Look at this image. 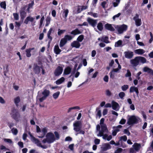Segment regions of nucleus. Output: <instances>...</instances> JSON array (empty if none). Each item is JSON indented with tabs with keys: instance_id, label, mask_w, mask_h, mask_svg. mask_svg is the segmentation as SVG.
Segmentation results:
<instances>
[{
	"instance_id": "f257e3e1",
	"label": "nucleus",
	"mask_w": 153,
	"mask_h": 153,
	"mask_svg": "<svg viewBox=\"0 0 153 153\" xmlns=\"http://www.w3.org/2000/svg\"><path fill=\"white\" fill-rule=\"evenodd\" d=\"M55 140L54 134L52 133L49 132L46 134V138L43 139L42 142L44 143H47L50 144L53 143Z\"/></svg>"
},
{
	"instance_id": "f03ea898",
	"label": "nucleus",
	"mask_w": 153,
	"mask_h": 153,
	"mask_svg": "<svg viewBox=\"0 0 153 153\" xmlns=\"http://www.w3.org/2000/svg\"><path fill=\"white\" fill-rule=\"evenodd\" d=\"M127 123L129 125H132L133 124H137L139 120V118L135 116H128Z\"/></svg>"
},
{
	"instance_id": "7ed1b4c3",
	"label": "nucleus",
	"mask_w": 153,
	"mask_h": 153,
	"mask_svg": "<svg viewBox=\"0 0 153 153\" xmlns=\"http://www.w3.org/2000/svg\"><path fill=\"white\" fill-rule=\"evenodd\" d=\"M128 27L126 25L123 24L121 25H117L115 27L116 30L119 34L122 33L126 31Z\"/></svg>"
},
{
	"instance_id": "20e7f679",
	"label": "nucleus",
	"mask_w": 153,
	"mask_h": 153,
	"mask_svg": "<svg viewBox=\"0 0 153 153\" xmlns=\"http://www.w3.org/2000/svg\"><path fill=\"white\" fill-rule=\"evenodd\" d=\"M101 130L97 134V136L98 137H102V136L103 134L104 133H108V130L106 124H103V125H101Z\"/></svg>"
},
{
	"instance_id": "39448f33",
	"label": "nucleus",
	"mask_w": 153,
	"mask_h": 153,
	"mask_svg": "<svg viewBox=\"0 0 153 153\" xmlns=\"http://www.w3.org/2000/svg\"><path fill=\"white\" fill-rule=\"evenodd\" d=\"M81 125L79 121L75 122L73 124L74 130L76 132L79 131L81 128Z\"/></svg>"
},
{
	"instance_id": "423d86ee",
	"label": "nucleus",
	"mask_w": 153,
	"mask_h": 153,
	"mask_svg": "<svg viewBox=\"0 0 153 153\" xmlns=\"http://www.w3.org/2000/svg\"><path fill=\"white\" fill-rule=\"evenodd\" d=\"M63 71V67L62 66H58L56 68L54 74L55 76H59L62 73Z\"/></svg>"
},
{
	"instance_id": "0eeeda50",
	"label": "nucleus",
	"mask_w": 153,
	"mask_h": 153,
	"mask_svg": "<svg viewBox=\"0 0 153 153\" xmlns=\"http://www.w3.org/2000/svg\"><path fill=\"white\" fill-rule=\"evenodd\" d=\"M133 19L135 22L136 25L137 26H140L142 24L141 19L139 18V15L136 14L135 16L133 17Z\"/></svg>"
},
{
	"instance_id": "6e6552de",
	"label": "nucleus",
	"mask_w": 153,
	"mask_h": 153,
	"mask_svg": "<svg viewBox=\"0 0 153 153\" xmlns=\"http://www.w3.org/2000/svg\"><path fill=\"white\" fill-rule=\"evenodd\" d=\"M124 54L125 57L128 59L132 58L134 56L133 52L129 51H125L124 52Z\"/></svg>"
},
{
	"instance_id": "1a4fd4ad",
	"label": "nucleus",
	"mask_w": 153,
	"mask_h": 153,
	"mask_svg": "<svg viewBox=\"0 0 153 153\" xmlns=\"http://www.w3.org/2000/svg\"><path fill=\"white\" fill-rule=\"evenodd\" d=\"M12 117L16 121H19L20 117V114L18 111L16 110L13 111Z\"/></svg>"
},
{
	"instance_id": "9d476101",
	"label": "nucleus",
	"mask_w": 153,
	"mask_h": 153,
	"mask_svg": "<svg viewBox=\"0 0 153 153\" xmlns=\"http://www.w3.org/2000/svg\"><path fill=\"white\" fill-rule=\"evenodd\" d=\"M33 140L32 141L38 146L41 147L44 149H45L47 148V146L46 145H42L41 142L38 139L36 138H33Z\"/></svg>"
},
{
	"instance_id": "9b49d317",
	"label": "nucleus",
	"mask_w": 153,
	"mask_h": 153,
	"mask_svg": "<svg viewBox=\"0 0 153 153\" xmlns=\"http://www.w3.org/2000/svg\"><path fill=\"white\" fill-rule=\"evenodd\" d=\"M131 64L133 67H136L139 64V62L137 57H136L134 59L130 61Z\"/></svg>"
},
{
	"instance_id": "f8f14e48",
	"label": "nucleus",
	"mask_w": 153,
	"mask_h": 153,
	"mask_svg": "<svg viewBox=\"0 0 153 153\" xmlns=\"http://www.w3.org/2000/svg\"><path fill=\"white\" fill-rule=\"evenodd\" d=\"M87 21L93 27H95L97 24V20L89 18L87 19Z\"/></svg>"
},
{
	"instance_id": "ddd939ff",
	"label": "nucleus",
	"mask_w": 153,
	"mask_h": 153,
	"mask_svg": "<svg viewBox=\"0 0 153 153\" xmlns=\"http://www.w3.org/2000/svg\"><path fill=\"white\" fill-rule=\"evenodd\" d=\"M72 69V68L70 66L66 67L64 70L63 75H68L70 74Z\"/></svg>"
},
{
	"instance_id": "4468645a",
	"label": "nucleus",
	"mask_w": 153,
	"mask_h": 153,
	"mask_svg": "<svg viewBox=\"0 0 153 153\" xmlns=\"http://www.w3.org/2000/svg\"><path fill=\"white\" fill-rule=\"evenodd\" d=\"M101 150L103 151H105L111 149L110 145L108 143H105L102 145L101 147Z\"/></svg>"
},
{
	"instance_id": "2eb2a0df",
	"label": "nucleus",
	"mask_w": 153,
	"mask_h": 153,
	"mask_svg": "<svg viewBox=\"0 0 153 153\" xmlns=\"http://www.w3.org/2000/svg\"><path fill=\"white\" fill-rule=\"evenodd\" d=\"M112 107L113 109L116 111H118L119 109V104L115 101H113L111 102Z\"/></svg>"
},
{
	"instance_id": "dca6fc26",
	"label": "nucleus",
	"mask_w": 153,
	"mask_h": 153,
	"mask_svg": "<svg viewBox=\"0 0 153 153\" xmlns=\"http://www.w3.org/2000/svg\"><path fill=\"white\" fill-rule=\"evenodd\" d=\"M54 31L52 28H51L48 32L47 34V37L50 39V42L52 39V37L51 36V33H53Z\"/></svg>"
},
{
	"instance_id": "f3484780",
	"label": "nucleus",
	"mask_w": 153,
	"mask_h": 153,
	"mask_svg": "<svg viewBox=\"0 0 153 153\" xmlns=\"http://www.w3.org/2000/svg\"><path fill=\"white\" fill-rule=\"evenodd\" d=\"M33 71L35 74H38L40 72V68L37 65H34L33 67Z\"/></svg>"
},
{
	"instance_id": "a211bd4d",
	"label": "nucleus",
	"mask_w": 153,
	"mask_h": 153,
	"mask_svg": "<svg viewBox=\"0 0 153 153\" xmlns=\"http://www.w3.org/2000/svg\"><path fill=\"white\" fill-rule=\"evenodd\" d=\"M34 18L30 16H27L24 21V23L26 24H27L29 21L32 22H33Z\"/></svg>"
},
{
	"instance_id": "6ab92c4d",
	"label": "nucleus",
	"mask_w": 153,
	"mask_h": 153,
	"mask_svg": "<svg viewBox=\"0 0 153 153\" xmlns=\"http://www.w3.org/2000/svg\"><path fill=\"white\" fill-rule=\"evenodd\" d=\"M54 53L56 54H60L61 51V50L59 48L58 45H55L53 49Z\"/></svg>"
},
{
	"instance_id": "aec40b11",
	"label": "nucleus",
	"mask_w": 153,
	"mask_h": 153,
	"mask_svg": "<svg viewBox=\"0 0 153 153\" xmlns=\"http://www.w3.org/2000/svg\"><path fill=\"white\" fill-rule=\"evenodd\" d=\"M134 91L135 92L137 95L138 96L139 93L138 88L134 86L131 87L130 88V92L132 93Z\"/></svg>"
},
{
	"instance_id": "412c9836",
	"label": "nucleus",
	"mask_w": 153,
	"mask_h": 153,
	"mask_svg": "<svg viewBox=\"0 0 153 153\" xmlns=\"http://www.w3.org/2000/svg\"><path fill=\"white\" fill-rule=\"evenodd\" d=\"M71 46L72 47L79 48L80 46V44L78 41H74L71 43Z\"/></svg>"
},
{
	"instance_id": "4be33fe9",
	"label": "nucleus",
	"mask_w": 153,
	"mask_h": 153,
	"mask_svg": "<svg viewBox=\"0 0 153 153\" xmlns=\"http://www.w3.org/2000/svg\"><path fill=\"white\" fill-rule=\"evenodd\" d=\"M41 94H39V92H38V95L36 97L37 101L38 102L39 101L40 102H42L46 99V98L44 96L42 97H41Z\"/></svg>"
},
{
	"instance_id": "5701e85b",
	"label": "nucleus",
	"mask_w": 153,
	"mask_h": 153,
	"mask_svg": "<svg viewBox=\"0 0 153 153\" xmlns=\"http://www.w3.org/2000/svg\"><path fill=\"white\" fill-rule=\"evenodd\" d=\"M82 32L77 28L76 29L73 30L71 33V34L73 35L74 36L78 34H80Z\"/></svg>"
},
{
	"instance_id": "b1692460",
	"label": "nucleus",
	"mask_w": 153,
	"mask_h": 153,
	"mask_svg": "<svg viewBox=\"0 0 153 153\" xmlns=\"http://www.w3.org/2000/svg\"><path fill=\"white\" fill-rule=\"evenodd\" d=\"M137 57L138 58L139 63L140 62L142 64H144L146 63V59L145 58L141 56H138Z\"/></svg>"
},
{
	"instance_id": "393cba45",
	"label": "nucleus",
	"mask_w": 153,
	"mask_h": 153,
	"mask_svg": "<svg viewBox=\"0 0 153 153\" xmlns=\"http://www.w3.org/2000/svg\"><path fill=\"white\" fill-rule=\"evenodd\" d=\"M132 147L136 151H138L140 149L141 145L140 144L135 143L132 146Z\"/></svg>"
},
{
	"instance_id": "a878e982",
	"label": "nucleus",
	"mask_w": 153,
	"mask_h": 153,
	"mask_svg": "<svg viewBox=\"0 0 153 153\" xmlns=\"http://www.w3.org/2000/svg\"><path fill=\"white\" fill-rule=\"evenodd\" d=\"M134 52L138 55H142L145 53V51L143 49H137L134 51Z\"/></svg>"
},
{
	"instance_id": "bb28decb",
	"label": "nucleus",
	"mask_w": 153,
	"mask_h": 153,
	"mask_svg": "<svg viewBox=\"0 0 153 153\" xmlns=\"http://www.w3.org/2000/svg\"><path fill=\"white\" fill-rule=\"evenodd\" d=\"M102 138L104 140H107L108 141L110 140L112 138L111 135H109V136L107 134H103Z\"/></svg>"
},
{
	"instance_id": "cd10ccee",
	"label": "nucleus",
	"mask_w": 153,
	"mask_h": 153,
	"mask_svg": "<svg viewBox=\"0 0 153 153\" xmlns=\"http://www.w3.org/2000/svg\"><path fill=\"white\" fill-rule=\"evenodd\" d=\"M34 49L35 48H33L26 49V56L28 57H30L31 56V54L30 53L31 51Z\"/></svg>"
},
{
	"instance_id": "c85d7f7f",
	"label": "nucleus",
	"mask_w": 153,
	"mask_h": 153,
	"mask_svg": "<svg viewBox=\"0 0 153 153\" xmlns=\"http://www.w3.org/2000/svg\"><path fill=\"white\" fill-rule=\"evenodd\" d=\"M143 70L145 72H147L153 75V71L147 67H144L143 69Z\"/></svg>"
},
{
	"instance_id": "c756f323",
	"label": "nucleus",
	"mask_w": 153,
	"mask_h": 153,
	"mask_svg": "<svg viewBox=\"0 0 153 153\" xmlns=\"http://www.w3.org/2000/svg\"><path fill=\"white\" fill-rule=\"evenodd\" d=\"M65 80V78L62 77L59 79H58L56 81V83L57 85H59L62 83L64 82Z\"/></svg>"
},
{
	"instance_id": "7c9ffc66",
	"label": "nucleus",
	"mask_w": 153,
	"mask_h": 153,
	"mask_svg": "<svg viewBox=\"0 0 153 153\" xmlns=\"http://www.w3.org/2000/svg\"><path fill=\"white\" fill-rule=\"evenodd\" d=\"M122 41L120 40L115 43L114 46L115 47H122L123 45H122Z\"/></svg>"
},
{
	"instance_id": "2f4dec72",
	"label": "nucleus",
	"mask_w": 153,
	"mask_h": 153,
	"mask_svg": "<svg viewBox=\"0 0 153 153\" xmlns=\"http://www.w3.org/2000/svg\"><path fill=\"white\" fill-rule=\"evenodd\" d=\"M105 28L108 30L111 31H114V28L110 24H106L105 25Z\"/></svg>"
},
{
	"instance_id": "473e14b6",
	"label": "nucleus",
	"mask_w": 153,
	"mask_h": 153,
	"mask_svg": "<svg viewBox=\"0 0 153 153\" xmlns=\"http://www.w3.org/2000/svg\"><path fill=\"white\" fill-rule=\"evenodd\" d=\"M42 94L43 95L44 97L46 98L49 95L50 91L48 90L45 89L42 92Z\"/></svg>"
},
{
	"instance_id": "72a5a7b5",
	"label": "nucleus",
	"mask_w": 153,
	"mask_h": 153,
	"mask_svg": "<svg viewBox=\"0 0 153 153\" xmlns=\"http://www.w3.org/2000/svg\"><path fill=\"white\" fill-rule=\"evenodd\" d=\"M101 41L106 43H109V41L108 40V38L107 36H102L101 37Z\"/></svg>"
},
{
	"instance_id": "f704fd0d",
	"label": "nucleus",
	"mask_w": 153,
	"mask_h": 153,
	"mask_svg": "<svg viewBox=\"0 0 153 153\" xmlns=\"http://www.w3.org/2000/svg\"><path fill=\"white\" fill-rule=\"evenodd\" d=\"M69 12L68 10L67 9L64 10L62 12V16L64 18L66 19Z\"/></svg>"
},
{
	"instance_id": "c9c22d12",
	"label": "nucleus",
	"mask_w": 153,
	"mask_h": 153,
	"mask_svg": "<svg viewBox=\"0 0 153 153\" xmlns=\"http://www.w3.org/2000/svg\"><path fill=\"white\" fill-rule=\"evenodd\" d=\"M67 41L64 38L62 39L60 42L59 46L60 47H62L64 46L66 43Z\"/></svg>"
},
{
	"instance_id": "e433bc0d",
	"label": "nucleus",
	"mask_w": 153,
	"mask_h": 153,
	"mask_svg": "<svg viewBox=\"0 0 153 153\" xmlns=\"http://www.w3.org/2000/svg\"><path fill=\"white\" fill-rule=\"evenodd\" d=\"M120 0H114L112 1V4L114 7H117L120 2Z\"/></svg>"
},
{
	"instance_id": "4c0bfd02",
	"label": "nucleus",
	"mask_w": 153,
	"mask_h": 153,
	"mask_svg": "<svg viewBox=\"0 0 153 153\" xmlns=\"http://www.w3.org/2000/svg\"><path fill=\"white\" fill-rule=\"evenodd\" d=\"M80 108L79 107V106H76L72 107L70 108H68V112L69 113L72 110L74 109H78L80 110Z\"/></svg>"
},
{
	"instance_id": "58836bf2",
	"label": "nucleus",
	"mask_w": 153,
	"mask_h": 153,
	"mask_svg": "<svg viewBox=\"0 0 153 153\" xmlns=\"http://www.w3.org/2000/svg\"><path fill=\"white\" fill-rule=\"evenodd\" d=\"M97 29L100 31H102L103 29V24L101 22H99L97 25Z\"/></svg>"
},
{
	"instance_id": "ea45409f",
	"label": "nucleus",
	"mask_w": 153,
	"mask_h": 153,
	"mask_svg": "<svg viewBox=\"0 0 153 153\" xmlns=\"http://www.w3.org/2000/svg\"><path fill=\"white\" fill-rule=\"evenodd\" d=\"M51 21V18L49 16H47V18L46 19V24L45 26L47 27L48 26V25L50 23Z\"/></svg>"
},
{
	"instance_id": "a19ab883",
	"label": "nucleus",
	"mask_w": 153,
	"mask_h": 153,
	"mask_svg": "<svg viewBox=\"0 0 153 153\" xmlns=\"http://www.w3.org/2000/svg\"><path fill=\"white\" fill-rule=\"evenodd\" d=\"M47 132V130L45 128H43L42 130V132L43 134V136H38V137L42 138L43 137Z\"/></svg>"
},
{
	"instance_id": "79ce46f5",
	"label": "nucleus",
	"mask_w": 153,
	"mask_h": 153,
	"mask_svg": "<svg viewBox=\"0 0 153 153\" xmlns=\"http://www.w3.org/2000/svg\"><path fill=\"white\" fill-rule=\"evenodd\" d=\"M119 142L122 141H126L127 140V137L126 136L124 135L123 136L120 137H119Z\"/></svg>"
},
{
	"instance_id": "37998d69",
	"label": "nucleus",
	"mask_w": 153,
	"mask_h": 153,
	"mask_svg": "<svg viewBox=\"0 0 153 153\" xmlns=\"http://www.w3.org/2000/svg\"><path fill=\"white\" fill-rule=\"evenodd\" d=\"M60 93L59 91H57L53 94V97L54 99L56 100L60 94Z\"/></svg>"
},
{
	"instance_id": "c03bdc74",
	"label": "nucleus",
	"mask_w": 153,
	"mask_h": 153,
	"mask_svg": "<svg viewBox=\"0 0 153 153\" xmlns=\"http://www.w3.org/2000/svg\"><path fill=\"white\" fill-rule=\"evenodd\" d=\"M26 13L24 10L21 11L20 12L21 18L24 19L26 16Z\"/></svg>"
},
{
	"instance_id": "a18cd8bd",
	"label": "nucleus",
	"mask_w": 153,
	"mask_h": 153,
	"mask_svg": "<svg viewBox=\"0 0 153 153\" xmlns=\"http://www.w3.org/2000/svg\"><path fill=\"white\" fill-rule=\"evenodd\" d=\"M64 38L67 41V40H70L72 39L73 37L71 36L67 35H65Z\"/></svg>"
},
{
	"instance_id": "49530a36",
	"label": "nucleus",
	"mask_w": 153,
	"mask_h": 153,
	"mask_svg": "<svg viewBox=\"0 0 153 153\" xmlns=\"http://www.w3.org/2000/svg\"><path fill=\"white\" fill-rule=\"evenodd\" d=\"M20 101V98L19 97H17L14 99V102L16 106H18V103Z\"/></svg>"
},
{
	"instance_id": "de8ad7c7",
	"label": "nucleus",
	"mask_w": 153,
	"mask_h": 153,
	"mask_svg": "<svg viewBox=\"0 0 153 153\" xmlns=\"http://www.w3.org/2000/svg\"><path fill=\"white\" fill-rule=\"evenodd\" d=\"M84 39V36L82 35L79 36L77 38V40L78 42H81Z\"/></svg>"
},
{
	"instance_id": "09e8293b",
	"label": "nucleus",
	"mask_w": 153,
	"mask_h": 153,
	"mask_svg": "<svg viewBox=\"0 0 153 153\" xmlns=\"http://www.w3.org/2000/svg\"><path fill=\"white\" fill-rule=\"evenodd\" d=\"M58 35L59 36H60L66 31L65 30H60V29H58Z\"/></svg>"
},
{
	"instance_id": "8fccbe9b",
	"label": "nucleus",
	"mask_w": 153,
	"mask_h": 153,
	"mask_svg": "<svg viewBox=\"0 0 153 153\" xmlns=\"http://www.w3.org/2000/svg\"><path fill=\"white\" fill-rule=\"evenodd\" d=\"M11 131L12 133L15 135H16L18 133V130L15 128H13L11 129Z\"/></svg>"
},
{
	"instance_id": "3c124183",
	"label": "nucleus",
	"mask_w": 153,
	"mask_h": 153,
	"mask_svg": "<svg viewBox=\"0 0 153 153\" xmlns=\"http://www.w3.org/2000/svg\"><path fill=\"white\" fill-rule=\"evenodd\" d=\"M0 5L1 8L5 9L6 8V3L5 1L1 2L0 4Z\"/></svg>"
},
{
	"instance_id": "603ef678",
	"label": "nucleus",
	"mask_w": 153,
	"mask_h": 153,
	"mask_svg": "<svg viewBox=\"0 0 153 153\" xmlns=\"http://www.w3.org/2000/svg\"><path fill=\"white\" fill-rule=\"evenodd\" d=\"M45 17L44 16H42L41 18L40 22L39 27H42L43 24V22L45 20Z\"/></svg>"
},
{
	"instance_id": "864d4df0",
	"label": "nucleus",
	"mask_w": 153,
	"mask_h": 153,
	"mask_svg": "<svg viewBox=\"0 0 153 153\" xmlns=\"http://www.w3.org/2000/svg\"><path fill=\"white\" fill-rule=\"evenodd\" d=\"M128 88V85H124L122 86L121 88L123 91H126Z\"/></svg>"
},
{
	"instance_id": "5fc2aeb1",
	"label": "nucleus",
	"mask_w": 153,
	"mask_h": 153,
	"mask_svg": "<svg viewBox=\"0 0 153 153\" xmlns=\"http://www.w3.org/2000/svg\"><path fill=\"white\" fill-rule=\"evenodd\" d=\"M125 96V94L124 92H122L119 94V96L121 99H123Z\"/></svg>"
},
{
	"instance_id": "6e6d98bb",
	"label": "nucleus",
	"mask_w": 153,
	"mask_h": 153,
	"mask_svg": "<svg viewBox=\"0 0 153 153\" xmlns=\"http://www.w3.org/2000/svg\"><path fill=\"white\" fill-rule=\"evenodd\" d=\"M131 76V74L130 71L129 70H127V73L125 74V76L126 77H128L130 76Z\"/></svg>"
},
{
	"instance_id": "4d7b16f0",
	"label": "nucleus",
	"mask_w": 153,
	"mask_h": 153,
	"mask_svg": "<svg viewBox=\"0 0 153 153\" xmlns=\"http://www.w3.org/2000/svg\"><path fill=\"white\" fill-rule=\"evenodd\" d=\"M122 127V126L120 125H118L116 127V128L114 130H115L117 132L120 131V129H121Z\"/></svg>"
},
{
	"instance_id": "13d9d810",
	"label": "nucleus",
	"mask_w": 153,
	"mask_h": 153,
	"mask_svg": "<svg viewBox=\"0 0 153 153\" xmlns=\"http://www.w3.org/2000/svg\"><path fill=\"white\" fill-rule=\"evenodd\" d=\"M121 14V13H119L117 14L114 16L112 17L113 20H115L116 18H118L120 16Z\"/></svg>"
},
{
	"instance_id": "bf43d9fd",
	"label": "nucleus",
	"mask_w": 153,
	"mask_h": 153,
	"mask_svg": "<svg viewBox=\"0 0 153 153\" xmlns=\"http://www.w3.org/2000/svg\"><path fill=\"white\" fill-rule=\"evenodd\" d=\"M123 132L124 134H126L128 136L130 134V133L129 131L127 129H125L123 131Z\"/></svg>"
},
{
	"instance_id": "052dcab7",
	"label": "nucleus",
	"mask_w": 153,
	"mask_h": 153,
	"mask_svg": "<svg viewBox=\"0 0 153 153\" xmlns=\"http://www.w3.org/2000/svg\"><path fill=\"white\" fill-rule=\"evenodd\" d=\"M97 116L99 117V118L101 117V111L100 110H98L97 111Z\"/></svg>"
},
{
	"instance_id": "680f3d73",
	"label": "nucleus",
	"mask_w": 153,
	"mask_h": 153,
	"mask_svg": "<svg viewBox=\"0 0 153 153\" xmlns=\"http://www.w3.org/2000/svg\"><path fill=\"white\" fill-rule=\"evenodd\" d=\"M123 149L121 148L117 149L115 152L114 153H120L122 152Z\"/></svg>"
},
{
	"instance_id": "e2e57ef3",
	"label": "nucleus",
	"mask_w": 153,
	"mask_h": 153,
	"mask_svg": "<svg viewBox=\"0 0 153 153\" xmlns=\"http://www.w3.org/2000/svg\"><path fill=\"white\" fill-rule=\"evenodd\" d=\"M100 126L99 124H98L96 126V130L97 131H96V133H97V134L98 133V132L100 131Z\"/></svg>"
},
{
	"instance_id": "0e129e2a",
	"label": "nucleus",
	"mask_w": 153,
	"mask_h": 153,
	"mask_svg": "<svg viewBox=\"0 0 153 153\" xmlns=\"http://www.w3.org/2000/svg\"><path fill=\"white\" fill-rule=\"evenodd\" d=\"M109 74L111 78L112 79H114V73L113 71H112L109 73Z\"/></svg>"
},
{
	"instance_id": "69168bd1",
	"label": "nucleus",
	"mask_w": 153,
	"mask_h": 153,
	"mask_svg": "<svg viewBox=\"0 0 153 153\" xmlns=\"http://www.w3.org/2000/svg\"><path fill=\"white\" fill-rule=\"evenodd\" d=\"M14 17L15 19L18 20L19 19V15L17 13H14L13 14Z\"/></svg>"
},
{
	"instance_id": "338daca9",
	"label": "nucleus",
	"mask_w": 153,
	"mask_h": 153,
	"mask_svg": "<svg viewBox=\"0 0 153 153\" xmlns=\"http://www.w3.org/2000/svg\"><path fill=\"white\" fill-rule=\"evenodd\" d=\"M100 140L98 139H96L94 141V142L96 145H98L100 144Z\"/></svg>"
},
{
	"instance_id": "774afa93",
	"label": "nucleus",
	"mask_w": 153,
	"mask_h": 153,
	"mask_svg": "<svg viewBox=\"0 0 153 153\" xmlns=\"http://www.w3.org/2000/svg\"><path fill=\"white\" fill-rule=\"evenodd\" d=\"M54 133L55 134L56 139V140L59 139V134H58V133L56 131H55L54 132Z\"/></svg>"
}]
</instances>
